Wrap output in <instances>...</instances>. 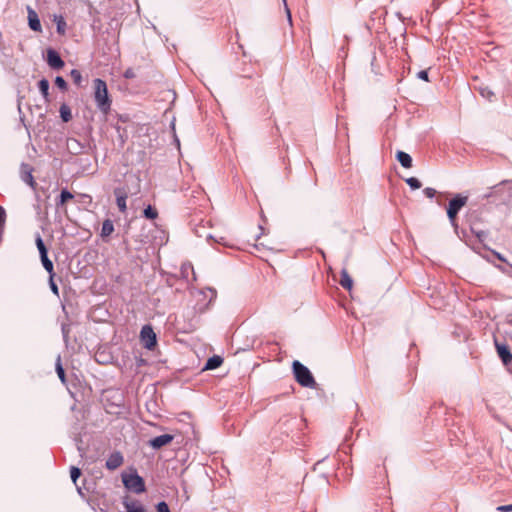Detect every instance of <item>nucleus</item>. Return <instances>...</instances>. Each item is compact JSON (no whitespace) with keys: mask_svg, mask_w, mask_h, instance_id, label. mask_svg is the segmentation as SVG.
Masks as SVG:
<instances>
[{"mask_svg":"<svg viewBox=\"0 0 512 512\" xmlns=\"http://www.w3.org/2000/svg\"><path fill=\"white\" fill-rule=\"evenodd\" d=\"M215 241H216L217 243H220V244H223V245H225V244H226V243H225V241H224V237H220L219 239H215Z\"/></svg>","mask_w":512,"mask_h":512,"instance_id":"nucleus-43","label":"nucleus"},{"mask_svg":"<svg viewBox=\"0 0 512 512\" xmlns=\"http://www.w3.org/2000/svg\"><path fill=\"white\" fill-rule=\"evenodd\" d=\"M77 490H78V493H79V494H82V490H81V488H77Z\"/></svg>","mask_w":512,"mask_h":512,"instance_id":"nucleus-45","label":"nucleus"},{"mask_svg":"<svg viewBox=\"0 0 512 512\" xmlns=\"http://www.w3.org/2000/svg\"><path fill=\"white\" fill-rule=\"evenodd\" d=\"M84 197L89 198V200H91V197L89 195H84Z\"/></svg>","mask_w":512,"mask_h":512,"instance_id":"nucleus-47","label":"nucleus"},{"mask_svg":"<svg viewBox=\"0 0 512 512\" xmlns=\"http://www.w3.org/2000/svg\"><path fill=\"white\" fill-rule=\"evenodd\" d=\"M123 505L126 512H146L143 504L138 500H125Z\"/></svg>","mask_w":512,"mask_h":512,"instance_id":"nucleus-13","label":"nucleus"},{"mask_svg":"<svg viewBox=\"0 0 512 512\" xmlns=\"http://www.w3.org/2000/svg\"><path fill=\"white\" fill-rule=\"evenodd\" d=\"M80 476H81V470L78 467L72 466L70 468V477H71L73 483L76 484V482Z\"/></svg>","mask_w":512,"mask_h":512,"instance_id":"nucleus-28","label":"nucleus"},{"mask_svg":"<svg viewBox=\"0 0 512 512\" xmlns=\"http://www.w3.org/2000/svg\"><path fill=\"white\" fill-rule=\"evenodd\" d=\"M157 512H171L168 504L165 501H160L156 504Z\"/></svg>","mask_w":512,"mask_h":512,"instance_id":"nucleus-33","label":"nucleus"},{"mask_svg":"<svg viewBox=\"0 0 512 512\" xmlns=\"http://www.w3.org/2000/svg\"><path fill=\"white\" fill-rule=\"evenodd\" d=\"M347 56L346 52H345V47L342 46L341 48H339L338 50V57L340 58H345Z\"/></svg>","mask_w":512,"mask_h":512,"instance_id":"nucleus-41","label":"nucleus"},{"mask_svg":"<svg viewBox=\"0 0 512 512\" xmlns=\"http://www.w3.org/2000/svg\"><path fill=\"white\" fill-rule=\"evenodd\" d=\"M411 189H419L422 184L416 177H409L405 180Z\"/></svg>","mask_w":512,"mask_h":512,"instance_id":"nucleus-27","label":"nucleus"},{"mask_svg":"<svg viewBox=\"0 0 512 512\" xmlns=\"http://www.w3.org/2000/svg\"><path fill=\"white\" fill-rule=\"evenodd\" d=\"M56 372H57V375H58L59 379L61 380V382L65 383V371H64L63 366L61 364L60 356H58V358H57Z\"/></svg>","mask_w":512,"mask_h":512,"instance_id":"nucleus-24","label":"nucleus"},{"mask_svg":"<svg viewBox=\"0 0 512 512\" xmlns=\"http://www.w3.org/2000/svg\"><path fill=\"white\" fill-rule=\"evenodd\" d=\"M189 270L192 271L193 279L195 280L196 279L195 272L193 270V266L190 263L182 265L181 272H182L183 277L188 278V271Z\"/></svg>","mask_w":512,"mask_h":512,"instance_id":"nucleus-31","label":"nucleus"},{"mask_svg":"<svg viewBox=\"0 0 512 512\" xmlns=\"http://www.w3.org/2000/svg\"><path fill=\"white\" fill-rule=\"evenodd\" d=\"M114 195L116 197V205L121 213H126L127 211V198L128 192L125 187H116L114 189Z\"/></svg>","mask_w":512,"mask_h":512,"instance_id":"nucleus-6","label":"nucleus"},{"mask_svg":"<svg viewBox=\"0 0 512 512\" xmlns=\"http://www.w3.org/2000/svg\"><path fill=\"white\" fill-rule=\"evenodd\" d=\"M423 193L425 194L426 197L432 199L435 197L436 195V190L434 188H431V187H426L424 190H423Z\"/></svg>","mask_w":512,"mask_h":512,"instance_id":"nucleus-34","label":"nucleus"},{"mask_svg":"<svg viewBox=\"0 0 512 512\" xmlns=\"http://www.w3.org/2000/svg\"><path fill=\"white\" fill-rule=\"evenodd\" d=\"M135 76V73H134V70L132 68H129L127 69L125 72H124V77L127 78V79H131Z\"/></svg>","mask_w":512,"mask_h":512,"instance_id":"nucleus-40","label":"nucleus"},{"mask_svg":"<svg viewBox=\"0 0 512 512\" xmlns=\"http://www.w3.org/2000/svg\"><path fill=\"white\" fill-rule=\"evenodd\" d=\"M457 215L458 213L457 212H454L449 209H447V216H448V219L450 221V224L455 228L457 229L458 228V224H457V221H456V218H457Z\"/></svg>","mask_w":512,"mask_h":512,"instance_id":"nucleus-29","label":"nucleus"},{"mask_svg":"<svg viewBox=\"0 0 512 512\" xmlns=\"http://www.w3.org/2000/svg\"><path fill=\"white\" fill-rule=\"evenodd\" d=\"M55 85L63 91L67 89V83L62 76H57L55 78Z\"/></svg>","mask_w":512,"mask_h":512,"instance_id":"nucleus-32","label":"nucleus"},{"mask_svg":"<svg viewBox=\"0 0 512 512\" xmlns=\"http://www.w3.org/2000/svg\"><path fill=\"white\" fill-rule=\"evenodd\" d=\"M340 285L346 289L351 290L353 286V280L350 277L349 273L346 269L341 270V279H340Z\"/></svg>","mask_w":512,"mask_h":512,"instance_id":"nucleus-16","label":"nucleus"},{"mask_svg":"<svg viewBox=\"0 0 512 512\" xmlns=\"http://www.w3.org/2000/svg\"><path fill=\"white\" fill-rule=\"evenodd\" d=\"M94 101L97 109L105 116L109 114L112 106V100L108 93L107 84L104 80L96 78L93 80Z\"/></svg>","mask_w":512,"mask_h":512,"instance_id":"nucleus-1","label":"nucleus"},{"mask_svg":"<svg viewBox=\"0 0 512 512\" xmlns=\"http://www.w3.org/2000/svg\"><path fill=\"white\" fill-rule=\"evenodd\" d=\"M122 482L124 486L137 494L143 493L145 491V483L141 476L138 475L137 472L126 474H122Z\"/></svg>","mask_w":512,"mask_h":512,"instance_id":"nucleus-3","label":"nucleus"},{"mask_svg":"<svg viewBox=\"0 0 512 512\" xmlns=\"http://www.w3.org/2000/svg\"><path fill=\"white\" fill-rule=\"evenodd\" d=\"M70 77L72 78L74 84L80 86L82 83V75L81 72L77 69H72L70 72Z\"/></svg>","mask_w":512,"mask_h":512,"instance_id":"nucleus-26","label":"nucleus"},{"mask_svg":"<svg viewBox=\"0 0 512 512\" xmlns=\"http://www.w3.org/2000/svg\"><path fill=\"white\" fill-rule=\"evenodd\" d=\"M124 462V457L122 455V453L120 451H114L112 452L107 460H106V463H105V467L108 469V470H116L117 468H119Z\"/></svg>","mask_w":512,"mask_h":512,"instance_id":"nucleus-7","label":"nucleus"},{"mask_svg":"<svg viewBox=\"0 0 512 512\" xmlns=\"http://www.w3.org/2000/svg\"><path fill=\"white\" fill-rule=\"evenodd\" d=\"M59 112L63 122H69L72 119L71 109L67 104H62L60 106Z\"/></svg>","mask_w":512,"mask_h":512,"instance_id":"nucleus-19","label":"nucleus"},{"mask_svg":"<svg viewBox=\"0 0 512 512\" xmlns=\"http://www.w3.org/2000/svg\"><path fill=\"white\" fill-rule=\"evenodd\" d=\"M35 242H36V246L38 248L40 256H43L44 254L48 253L45 243H44L42 237L40 236V234H37Z\"/></svg>","mask_w":512,"mask_h":512,"instance_id":"nucleus-23","label":"nucleus"},{"mask_svg":"<svg viewBox=\"0 0 512 512\" xmlns=\"http://www.w3.org/2000/svg\"><path fill=\"white\" fill-rule=\"evenodd\" d=\"M54 276H55V274L49 275V286H50V289L53 292V294H55L56 296H59V289H58L57 284L54 281Z\"/></svg>","mask_w":512,"mask_h":512,"instance_id":"nucleus-30","label":"nucleus"},{"mask_svg":"<svg viewBox=\"0 0 512 512\" xmlns=\"http://www.w3.org/2000/svg\"><path fill=\"white\" fill-rule=\"evenodd\" d=\"M481 95L485 96V90L484 89L481 91Z\"/></svg>","mask_w":512,"mask_h":512,"instance_id":"nucleus-46","label":"nucleus"},{"mask_svg":"<svg viewBox=\"0 0 512 512\" xmlns=\"http://www.w3.org/2000/svg\"><path fill=\"white\" fill-rule=\"evenodd\" d=\"M417 77L423 81H426L428 82L429 81V78H428V71L427 70H421L417 73Z\"/></svg>","mask_w":512,"mask_h":512,"instance_id":"nucleus-37","label":"nucleus"},{"mask_svg":"<svg viewBox=\"0 0 512 512\" xmlns=\"http://www.w3.org/2000/svg\"><path fill=\"white\" fill-rule=\"evenodd\" d=\"M396 158L404 168L412 167V157L408 153L399 150L396 153Z\"/></svg>","mask_w":512,"mask_h":512,"instance_id":"nucleus-14","label":"nucleus"},{"mask_svg":"<svg viewBox=\"0 0 512 512\" xmlns=\"http://www.w3.org/2000/svg\"><path fill=\"white\" fill-rule=\"evenodd\" d=\"M295 380L303 387L315 388L316 381L311 371L301 362L295 360L292 364Z\"/></svg>","mask_w":512,"mask_h":512,"instance_id":"nucleus-2","label":"nucleus"},{"mask_svg":"<svg viewBox=\"0 0 512 512\" xmlns=\"http://www.w3.org/2000/svg\"><path fill=\"white\" fill-rule=\"evenodd\" d=\"M47 63L52 69L55 70H59L65 65L59 53L53 49H49L47 51Z\"/></svg>","mask_w":512,"mask_h":512,"instance_id":"nucleus-9","label":"nucleus"},{"mask_svg":"<svg viewBox=\"0 0 512 512\" xmlns=\"http://www.w3.org/2000/svg\"><path fill=\"white\" fill-rule=\"evenodd\" d=\"M468 201L467 196L457 194L454 198L449 201L447 209L459 213V211L466 205Z\"/></svg>","mask_w":512,"mask_h":512,"instance_id":"nucleus-11","label":"nucleus"},{"mask_svg":"<svg viewBox=\"0 0 512 512\" xmlns=\"http://www.w3.org/2000/svg\"><path fill=\"white\" fill-rule=\"evenodd\" d=\"M114 231V224L113 222L110 220V219H106L103 221L102 223V228H101V237L105 238V237H108L110 236Z\"/></svg>","mask_w":512,"mask_h":512,"instance_id":"nucleus-17","label":"nucleus"},{"mask_svg":"<svg viewBox=\"0 0 512 512\" xmlns=\"http://www.w3.org/2000/svg\"><path fill=\"white\" fill-rule=\"evenodd\" d=\"M208 291L211 293L210 301L216 297V290L213 288H208Z\"/></svg>","mask_w":512,"mask_h":512,"instance_id":"nucleus-42","label":"nucleus"},{"mask_svg":"<svg viewBox=\"0 0 512 512\" xmlns=\"http://www.w3.org/2000/svg\"><path fill=\"white\" fill-rule=\"evenodd\" d=\"M38 88L42 94V96L47 99L49 95V81L45 78L41 79L38 82Z\"/></svg>","mask_w":512,"mask_h":512,"instance_id":"nucleus-22","label":"nucleus"},{"mask_svg":"<svg viewBox=\"0 0 512 512\" xmlns=\"http://www.w3.org/2000/svg\"><path fill=\"white\" fill-rule=\"evenodd\" d=\"M33 169L30 165L23 163L21 165V180L28 184L32 189L36 188V182L32 175Z\"/></svg>","mask_w":512,"mask_h":512,"instance_id":"nucleus-10","label":"nucleus"},{"mask_svg":"<svg viewBox=\"0 0 512 512\" xmlns=\"http://www.w3.org/2000/svg\"><path fill=\"white\" fill-rule=\"evenodd\" d=\"M495 348L499 358L502 360L504 365H509L512 362V353L510 348L505 343H500L497 339L494 340Z\"/></svg>","mask_w":512,"mask_h":512,"instance_id":"nucleus-5","label":"nucleus"},{"mask_svg":"<svg viewBox=\"0 0 512 512\" xmlns=\"http://www.w3.org/2000/svg\"><path fill=\"white\" fill-rule=\"evenodd\" d=\"M144 217L147 219H155L158 216V212L152 206L148 205L143 211Z\"/></svg>","mask_w":512,"mask_h":512,"instance_id":"nucleus-25","label":"nucleus"},{"mask_svg":"<svg viewBox=\"0 0 512 512\" xmlns=\"http://www.w3.org/2000/svg\"><path fill=\"white\" fill-rule=\"evenodd\" d=\"M54 22L56 23L57 32L60 35L65 34L66 31V22L62 15H54Z\"/></svg>","mask_w":512,"mask_h":512,"instance_id":"nucleus-20","label":"nucleus"},{"mask_svg":"<svg viewBox=\"0 0 512 512\" xmlns=\"http://www.w3.org/2000/svg\"><path fill=\"white\" fill-rule=\"evenodd\" d=\"M5 218H6L5 210L2 206H0V231H3L2 228L5 224Z\"/></svg>","mask_w":512,"mask_h":512,"instance_id":"nucleus-36","label":"nucleus"},{"mask_svg":"<svg viewBox=\"0 0 512 512\" xmlns=\"http://www.w3.org/2000/svg\"><path fill=\"white\" fill-rule=\"evenodd\" d=\"M173 439H174L173 435L163 434V435H159V436H156V437L150 439L148 444L153 449L158 450V449L168 445L169 443H171L173 441Z\"/></svg>","mask_w":512,"mask_h":512,"instance_id":"nucleus-8","label":"nucleus"},{"mask_svg":"<svg viewBox=\"0 0 512 512\" xmlns=\"http://www.w3.org/2000/svg\"><path fill=\"white\" fill-rule=\"evenodd\" d=\"M495 255L497 256V258L501 261H506L504 257L501 256V254L495 252Z\"/></svg>","mask_w":512,"mask_h":512,"instance_id":"nucleus-44","label":"nucleus"},{"mask_svg":"<svg viewBox=\"0 0 512 512\" xmlns=\"http://www.w3.org/2000/svg\"><path fill=\"white\" fill-rule=\"evenodd\" d=\"M73 197L74 195L69 190H67L66 188L62 189L59 198L56 202V206H63L68 200L73 199Z\"/></svg>","mask_w":512,"mask_h":512,"instance_id":"nucleus-18","label":"nucleus"},{"mask_svg":"<svg viewBox=\"0 0 512 512\" xmlns=\"http://www.w3.org/2000/svg\"><path fill=\"white\" fill-rule=\"evenodd\" d=\"M171 129L173 131L174 142L179 147L180 146V141H179V139H178V137L176 135V132H175V123H174V121H172V123H171Z\"/></svg>","mask_w":512,"mask_h":512,"instance_id":"nucleus-39","label":"nucleus"},{"mask_svg":"<svg viewBox=\"0 0 512 512\" xmlns=\"http://www.w3.org/2000/svg\"><path fill=\"white\" fill-rule=\"evenodd\" d=\"M283 1V4H284V8H285V12H286V16H287V20H288V23L290 26H292V16H291V11L287 5V1L286 0H282Z\"/></svg>","mask_w":512,"mask_h":512,"instance_id":"nucleus-35","label":"nucleus"},{"mask_svg":"<svg viewBox=\"0 0 512 512\" xmlns=\"http://www.w3.org/2000/svg\"><path fill=\"white\" fill-rule=\"evenodd\" d=\"M28 24L31 30L35 32L41 31V23L37 13L33 9H28Z\"/></svg>","mask_w":512,"mask_h":512,"instance_id":"nucleus-12","label":"nucleus"},{"mask_svg":"<svg viewBox=\"0 0 512 512\" xmlns=\"http://www.w3.org/2000/svg\"><path fill=\"white\" fill-rule=\"evenodd\" d=\"M40 258L44 269L49 273V275L55 274L53 262L48 258V255L44 254L43 256H40Z\"/></svg>","mask_w":512,"mask_h":512,"instance_id":"nucleus-21","label":"nucleus"},{"mask_svg":"<svg viewBox=\"0 0 512 512\" xmlns=\"http://www.w3.org/2000/svg\"><path fill=\"white\" fill-rule=\"evenodd\" d=\"M497 511L499 512H510L512 511V504L498 506Z\"/></svg>","mask_w":512,"mask_h":512,"instance_id":"nucleus-38","label":"nucleus"},{"mask_svg":"<svg viewBox=\"0 0 512 512\" xmlns=\"http://www.w3.org/2000/svg\"><path fill=\"white\" fill-rule=\"evenodd\" d=\"M140 339L144 347L151 350L157 343L156 333L151 325H144L140 331Z\"/></svg>","mask_w":512,"mask_h":512,"instance_id":"nucleus-4","label":"nucleus"},{"mask_svg":"<svg viewBox=\"0 0 512 512\" xmlns=\"http://www.w3.org/2000/svg\"><path fill=\"white\" fill-rule=\"evenodd\" d=\"M222 363H223V358L221 356L214 355L207 360V362L204 366V370H214V369L220 367Z\"/></svg>","mask_w":512,"mask_h":512,"instance_id":"nucleus-15","label":"nucleus"}]
</instances>
